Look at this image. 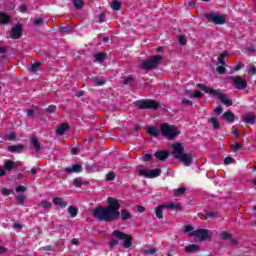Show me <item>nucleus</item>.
Returning <instances> with one entry per match:
<instances>
[{
    "instance_id": "58836bf2",
    "label": "nucleus",
    "mask_w": 256,
    "mask_h": 256,
    "mask_svg": "<svg viewBox=\"0 0 256 256\" xmlns=\"http://www.w3.org/2000/svg\"><path fill=\"white\" fill-rule=\"evenodd\" d=\"M92 81L97 86L105 85V80L98 78V77H93Z\"/></svg>"
},
{
    "instance_id": "b1692460",
    "label": "nucleus",
    "mask_w": 256,
    "mask_h": 256,
    "mask_svg": "<svg viewBox=\"0 0 256 256\" xmlns=\"http://www.w3.org/2000/svg\"><path fill=\"white\" fill-rule=\"evenodd\" d=\"M31 143L35 149V152L41 153V144H39V140H37V138L33 137V138H31Z\"/></svg>"
},
{
    "instance_id": "f3484780",
    "label": "nucleus",
    "mask_w": 256,
    "mask_h": 256,
    "mask_svg": "<svg viewBox=\"0 0 256 256\" xmlns=\"http://www.w3.org/2000/svg\"><path fill=\"white\" fill-rule=\"evenodd\" d=\"M244 123L247 125H255L256 123V115L255 114H248L243 118Z\"/></svg>"
},
{
    "instance_id": "0e129e2a",
    "label": "nucleus",
    "mask_w": 256,
    "mask_h": 256,
    "mask_svg": "<svg viewBox=\"0 0 256 256\" xmlns=\"http://www.w3.org/2000/svg\"><path fill=\"white\" fill-rule=\"evenodd\" d=\"M43 251H53V246L51 245L44 246Z\"/></svg>"
},
{
    "instance_id": "72a5a7b5",
    "label": "nucleus",
    "mask_w": 256,
    "mask_h": 256,
    "mask_svg": "<svg viewBox=\"0 0 256 256\" xmlns=\"http://www.w3.org/2000/svg\"><path fill=\"white\" fill-rule=\"evenodd\" d=\"M133 81H135V77H133V75H129L124 78L123 85H131V83H133Z\"/></svg>"
},
{
    "instance_id": "a19ab883",
    "label": "nucleus",
    "mask_w": 256,
    "mask_h": 256,
    "mask_svg": "<svg viewBox=\"0 0 256 256\" xmlns=\"http://www.w3.org/2000/svg\"><path fill=\"white\" fill-rule=\"evenodd\" d=\"M164 207H165V209H173V210L181 209V206H179L175 203L164 204Z\"/></svg>"
},
{
    "instance_id": "09e8293b",
    "label": "nucleus",
    "mask_w": 256,
    "mask_h": 256,
    "mask_svg": "<svg viewBox=\"0 0 256 256\" xmlns=\"http://www.w3.org/2000/svg\"><path fill=\"white\" fill-rule=\"evenodd\" d=\"M220 237H221V239L227 240V239L231 238V235L229 234V232L223 231V232H221Z\"/></svg>"
},
{
    "instance_id": "052dcab7",
    "label": "nucleus",
    "mask_w": 256,
    "mask_h": 256,
    "mask_svg": "<svg viewBox=\"0 0 256 256\" xmlns=\"http://www.w3.org/2000/svg\"><path fill=\"white\" fill-rule=\"evenodd\" d=\"M26 113L27 117H33V115H35V109H28Z\"/></svg>"
},
{
    "instance_id": "e433bc0d",
    "label": "nucleus",
    "mask_w": 256,
    "mask_h": 256,
    "mask_svg": "<svg viewBox=\"0 0 256 256\" xmlns=\"http://www.w3.org/2000/svg\"><path fill=\"white\" fill-rule=\"evenodd\" d=\"M142 253H144V255H155V253H157V248L144 249L142 250Z\"/></svg>"
},
{
    "instance_id": "7ed1b4c3",
    "label": "nucleus",
    "mask_w": 256,
    "mask_h": 256,
    "mask_svg": "<svg viewBox=\"0 0 256 256\" xmlns=\"http://www.w3.org/2000/svg\"><path fill=\"white\" fill-rule=\"evenodd\" d=\"M196 87L198 89H201V91H204V93H208L209 95H215L216 97H218L219 101H221V103H223V105H225L226 107H231L233 105V100H231L229 96L221 93V91L219 90L209 88L203 83L197 84Z\"/></svg>"
},
{
    "instance_id": "7c9ffc66",
    "label": "nucleus",
    "mask_w": 256,
    "mask_h": 256,
    "mask_svg": "<svg viewBox=\"0 0 256 256\" xmlns=\"http://www.w3.org/2000/svg\"><path fill=\"white\" fill-rule=\"evenodd\" d=\"M72 3L75 9H83V6L85 5V2H83V0H73Z\"/></svg>"
},
{
    "instance_id": "6e6552de",
    "label": "nucleus",
    "mask_w": 256,
    "mask_h": 256,
    "mask_svg": "<svg viewBox=\"0 0 256 256\" xmlns=\"http://www.w3.org/2000/svg\"><path fill=\"white\" fill-rule=\"evenodd\" d=\"M138 175L140 177H145V179H155L161 176V169L156 168L152 170L140 169L138 170Z\"/></svg>"
},
{
    "instance_id": "aec40b11",
    "label": "nucleus",
    "mask_w": 256,
    "mask_h": 256,
    "mask_svg": "<svg viewBox=\"0 0 256 256\" xmlns=\"http://www.w3.org/2000/svg\"><path fill=\"white\" fill-rule=\"evenodd\" d=\"M69 125L67 123L61 124L58 129H56V135H65V131H68Z\"/></svg>"
},
{
    "instance_id": "4d7b16f0",
    "label": "nucleus",
    "mask_w": 256,
    "mask_h": 256,
    "mask_svg": "<svg viewBox=\"0 0 256 256\" xmlns=\"http://www.w3.org/2000/svg\"><path fill=\"white\" fill-rule=\"evenodd\" d=\"M241 147H243V145H241V143H235L232 145V149L234 151H239V149H241Z\"/></svg>"
},
{
    "instance_id": "393cba45",
    "label": "nucleus",
    "mask_w": 256,
    "mask_h": 256,
    "mask_svg": "<svg viewBox=\"0 0 256 256\" xmlns=\"http://www.w3.org/2000/svg\"><path fill=\"white\" fill-rule=\"evenodd\" d=\"M17 169V166L15 165V162L13 160H6L4 164V169L6 171H11L13 168Z\"/></svg>"
},
{
    "instance_id": "5701e85b",
    "label": "nucleus",
    "mask_w": 256,
    "mask_h": 256,
    "mask_svg": "<svg viewBox=\"0 0 256 256\" xmlns=\"http://www.w3.org/2000/svg\"><path fill=\"white\" fill-rule=\"evenodd\" d=\"M11 21V17L5 13L0 12V25H7Z\"/></svg>"
},
{
    "instance_id": "39448f33",
    "label": "nucleus",
    "mask_w": 256,
    "mask_h": 256,
    "mask_svg": "<svg viewBox=\"0 0 256 256\" xmlns=\"http://www.w3.org/2000/svg\"><path fill=\"white\" fill-rule=\"evenodd\" d=\"M135 105L138 109H151L152 111H157L161 107V104L154 99L138 100L135 102Z\"/></svg>"
},
{
    "instance_id": "49530a36",
    "label": "nucleus",
    "mask_w": 256,
    "mask_h": 256,
    "mask_svg": "<svg viewBox=\"0 0 256 256\" xmlns=\"http://www.w3.org/2000/svg\"><path fill=\"white\" fill-rule=\"evenodd\" d=\"M231 163H235V159H233L231 156H227L224 159V165H231Z\"/></svg>"
},
{
    "instance_id": "2eb2a0df",
    "label": "nucleus",
    "mask_w": 256,
    "mask_h": 256,
    "mask_svg": "<svg viewBox=\"0 0 256 256\" xmlns=\"http://www.w3.org/2000/svg\"><path fill=\"white\" fill-rule=\"evenodd\" d=\"M25 149V145L23 144H18V145H11L7 147V151L9 153H21Z\"/></svg>"
},
{
    "instance_id": "338daca9",
    "label": "nucleus",
    "mask_w": 256,
    "mask_h": 256,
    "mask_svg": "<svg viewBox=\"0 0 256 256\" xmlns=\"http://www.w3.org/2000/svg\"><path fill=\"white\" fill-rule=\"evenodd\" d=\"M8 137L9 139H15L17 137V134L15 132H10Z\"/></svg>"
},
{
    "instance_id": "864d4df0",
    "label": "nucleus",
    "mask_w": 256,
    "mask_h": 256,
    "mask_svg": "<svg viewBox=\"0 0 256 256\" xmlns=\"http://www.w3.org/2000/svg\"><path fill=\"white\" fill-rule=\"evenodd\" d=\"M153 159V155L151 154H144L142 157V161L147 162V161H151Z\"/></svg>"
},
{
    "instance_id": "774afa93",
    "label": "nucleus",
    "mask_w": 256,
    "mask_h": 256,
    "mask_svg": "<svg viewBox=\"0 0 256 256\" xmlns=\"http://www.w3.org/2000/svg\"><path fill=\"white\" fill-rule=\"evenodd\" d=\"M250 72H252L253 75H256V67L255 66H252L250 68Z\"/></svg>"
},
{
    "instance_id": "680f3d73",
    "label": "nucleus",
    "mask_w": 256,
    "mask_h": 256,
    "mask_svg": "<svg viewBox=\"0 0 256 256\" xmlns=\"http://www.w3.org/2000/svg\"><path fill=\"white\" fill-rule=\"evenodd\" d=\"M191 231H193V226H191V225H186V226H185V229H184V233H189V232H191Z\"/></svg>"
},
{
    "instance_id": "a18cd8bd",
    "label": "nucleus",
    "mask_w": 256,
    "mask_h": 256,
    "mask_svg": "<svg viewBox=\"0 0 256 256\" xmlns=\"http://www.w3.org/2000/svg\"><path fill=\"white\" fill-rule=\"evenodd\" d=\"M46 113H55V111H57V106L55 105H50L48 108L45 109Z\"/></svg>"
},
{
    "instance_id": "e2e57ef3",
    "label": "nucleus",
    "mask_w": 256,
    "mask_h": 256,
    "mask_svg": "<svg viewBox=\"0 0 256 256\" xmlns=\"http://www.w3.org/2000/svg\"><path fill=\"white\" fill-rule=\"evenodd\" d=\"M23 191H25V186L20 185V186L16 187V193H21Z\"/></svg>"
},
{
    "instance_id": "20e7f679",
    "label": "nucleus",
    "mask_w": 256,
    "mask_h": 256,
    "mask_svg": "<svg viewBox=\"0 0 256 256\" xmlns=\"http://www.w3.org/2000/svg\"><path fill=\"white\" fill-rule=\"evenodd\" d=\"M161 134L167 137L169 141H173L177 135H179V130L175 125H169L168 123H162L160 125Z\"/></svg>"
},
{
    "instance_id": "c85d7f7f",
    "label": "nucleus",
    "mask_w": 256,
    "mask_h": 256,
    "mask_svg": "<svg viewBox=\"0 0 256 256\" xmlns=\"http://www.w3.org/2000/svg\"><path fill=\"white\" fill-rule=\"evenodd\" d=\"M208 122L213 125L214 129H221V124H219V120H217V118L211 117Z\"/></svg>"
},
{
    "instance_id": "9b49d317",
    "label": "nucleus",
    "mask_w": 256,
    "mask_h": 256,
    "mask_svg": "<svg viewBox=\"0 0 256 256\" xmlns=\"http://www.w3.org/2000/svg\"><path fill=\"white\" fill-rule=\"evenodd\" d=\"M9 37L14 40L21 39V37H23V25L18 23L12 27L11 31L9 32Z\"/></svg>"
},
{
    "instance_id": "1a4fd4ad",
    "label": "nucleus",
    "mask_w": 256,
    "mask_h": 256,
    "mask_svg": "<svg viewBox=\"0 0 256 256\" xmlns=\"http://www.w3.org/2000/svg\"><path fill=\"white\" fill-rule=\"evenodd\" d=\"M204 17L211 23H214V25H225V23H227V19L223 15L208 13V14H205Z\"/></svg>"
},
{
    "instance_id": "dca6fc26",
    "label": "nucleus",
    "mask_w": 256,
    "mask_h": 256,
    "mask_svg": "<svg viewBox=\"0 0 256 256\" xmlns=\"http://www.w3.org/2000/svg\"><path fill=\"white\" fill-rule=\"evenodd\" d=\"M52 203H54V205H57L58 207H61L62 209H65V207H67L68 205L67 201H65V199L61 197L53 198Z\"/></svg>"
},
{
    "instance_id": "f8f14e48",
    "label": "nucleus",
    "mask_w": 256,
    "mask_h": 256,
    "mask_svg": "<svg viewBox=\"0 0 256 256\" xmlns=\"http://www.w3.org/2000/svg\"><path fill=\"white\" fill-rule=\"evenodd\" d=\"M191 237H197L199 241H205L209 239V230L207 229H197L190 233Z\"/></svg>"
},
{
    "instance_id": "c03bdc74",
    "label": "nucleus",
    "mask_w": 256,
    "mask_h": 256,
    "mask_svg": "<svg viewBox=\"0 0 256 256\" xmlns=\"http://www.w3.org/2000/svg\"><path fill=\"white\" fill-rule=\"evenodd\" d=\"M72 185H74V187H81V185H83V180H81V178H75Z\"/></svg>"
},
{
    "instance_id": "a878e982",
    "label": "nucleus",
    "mask_w": 256,
    "mask_h": 256,
    "mask_svg": "<svg viewBox=\"0 0 256 256\" xmlns=\"http://www.w3.org/2000/svg\"><path fill=\"white\" fill-rule=\"evenodd\" d=\"M163 209H165V205H160L155 210V215L157 219H163Z\"/></svg>"
},
{
    "instance_id": "13d9d810",
    "label": "nucleus",
    "mask_w": 256,
    "mask_h": 256,
    "mask_svg": "<svg viewBox=\"0 0 256 256\" xmlns=\"http://www.w3.org/2000/svg\"><path fill=\"white\" fill-rule=\"evenodd\" d=\"M214 113H216V115H221V113H223V107L218 106L214 109Z\"/></svg>"
},
{
    "instance_id": "3c124183",
    "label": "nucleus",
    "mask_w": 256,
    "mask_h": 256,
    "mask_svg": "<svg viewBox=\"0 0 256 256\" xmlns=\"http://www.w3.org/2000/svg\"><path fill=\"white\" fill-rule=\"evenodd\" d=\"M217 71H218L219 75H225L227 68H225V66H218Z\"/></svg>"
},
{
    "instance_id": "4c0bfd02",
    "label": "nucleus",
    "mask_w": 256,
    "mask_h": 256,
    "mask_svg": "<svg viewBox=\"0 0 256 256\" xmlns=\"http://www.w3.org/2000/svg\"><path fill=\"white\" fill-rule=\"evenodd\" d=\"M16 201L19 205L25 204V194H19L16 196Z\"/></svg>"
},
{
    "instance_id": "423d86ee",
    "label": "nucleus",
    "mask_w": 256,
    "mask_h": 256,
    "mask_svg": "<svg viewBox=\"0 0 256 256\" xmlns=\"http://www.w3.org/2000/svg\"><path fill=\"white\" fill-rule=\"evenodd\" d=\"M112 235L116 236V238L120 239V241H123L124 249H129V247H131V245H133V237L129 234H126L119 230H114L112 232Z\"/></svg>"
},
{
    "instance_id": "4468645a",
    "label": "nucleus",
    "mask_w": 256,
    "mask_h": 256,
    "mask_svg": "<svg viewBox=\"0 0 256 256\" xmlns=\"http://www.w3.org/2000/svg\"><path fill=\"white\" fill-rule=\"evenodd\" d=\"M65 173H81V171H83V166H81L80 164H74L70 167H66L64 169Z\"/></svg>"
},
{
    "instance_id": "37998d69",
    "label": "nucleus",
    "mask_w": 256,
    "mask_h": 256,
    "mask_svg": "<svg viewBox=\"0 0 256 256\" xmlns=\"http://www.w3.org/2000/svg\"><path fill=\"white\" fill-rule=\"evenodd\" d=\"M60 33H73V29L71 27L61 26L59 28Z\"/></svg>"
},
{
    "instance_id": "4be33fe9",
    "label": "nucleus",
    "mask_w": 256,
    "mask_h": 256,
    "mask_svg": "<svg viewBox=\"0 0 256 256\" xmlns=\"http://www.w3.org/2000/svg\"><path fill=\"white\" fill-rule=\"evenodd\" d=\"M119 213L122 221H129V219L133 217V215H131V213H129V211H127L126 209H122Z\"/></svg>"
},
{
    "instance_id": "9d476101",
    "label": "nucleus",
    "mask_w": 256,
    "mask_h": 256,
    "mask_svg": "<svg viewBox=\"0 0 256 256\" xmlns=\"http://www.w3.org/2000/svg\"><path fill=\"white\" fill-rule=\"evenodd\" d=\"M233 87H236L239 91L247 89V80L243 79L241 76H230Z\"/></svg>"
},
{
    "instance_id": "412c9836",
    "label": "nucleus",
    "mask_w": 256,
    "mask_h": 256,
    "mask_svg": "<svg viewBox=\"0 0 256 256\" xmlns=\"http://www.w3.org/2000/svg\"><path fill=\"white\" fill-rule=\"evenodd\" d=\"M200 249L201 247H199V245L197 244H190L185 247L186 253H197V251H199Z\"/></svg>"
},
{
    "instance_id": "473e14b6",
    "label": "nucleus",
    "mask_w": 256,
    "mask_h": 256,
    "mask_svg": "<svg viewBox=\"0 0 256 256\" xmlns=\"http://www.w3.org/2000/svg\"><path fill=\"white\" fill-rule=\"evenodd\" d=\"M105 57H107L105 53H97L95 55V59L98 63H103V61H105Z\"/></svg>"
},
{
    "instance_id": "6e6d98bb",
    "label": "nucleus",
    "mask_w": 256,
    "mask_h": 256,
    "mask_svg": "<svg viewBox=\"0 0 256 256\" xmlns=\"http://www.w3.org/2000/svg\"><path fill=\"white\" fill-rule=\"evenodd\" d=\"M181 103H182L183 105H185V106H187V105H193V102H192L191 100L187 99V98H183L182 101H181Z\"/></svg>"
},
{
    "instance_id": "f257e3e1",
    "label": "nucleus",
    "mask_w": 256,
    "mask_h": 256,
    "mask_svg": "<svg viewBox=\"0 0 256 256\" xmlns=\"http://www.w3.org/2000/svg\"><path fill=\"white\" fill-rule=\"evenodd\" d=\"M107 203V206H97L92 213V217L101 223L118 221V219L121 217V213H119V209H121L119 200L113 197H108Z\"/></svg>"
},
{
    "instance_id": "69168bd1",
    "label": "nucleus",
    "mask_w": 256,
    "mask_h": 256,
    "mask_svg": "<svg viewBox=\"0 0 256 256\" xmlns=\"http://www.w3.org/2000/svg\"><path fill=\"white\" fill-rule=\"evenodd\" d=\"M20 11L21 13H25V11H27V4H23L20 6Z\"/></svg>"
},
{
    "instance_id": "79ce46f5",
    "label": "nucleus",
    "mask_w": 256,
    "mask_h": 256,
    "mask_svg": "<svg viewBox=\"0 0 256 256\" xmlns=\"http://www.w3.org/2000/svg\"><path fill=\"white\" fill-rule=\"evenodd\" d=\"M206 217L208 219H217V217H219V213H217V212H206Z\"/></svg>"
},
{
    "instance_id": "ea45409f",
    "label": "nucleus",
    "mask_w": 256,
    "mask_h": 256,
    "mask_svg": "<svg viewBox=\"0 0 256 256\" xmlns=\"http://www.w3.org/2000/svg\"><path fill=\"white\" fill-rule=\"evenodd\" d=\"M115 172L111 171L106 174L105 181H115Z\"/></svg>"
},
{
    "instance_id": "2f4dec72",
    "label": "nucleus",
    "mask_w": 256,
    "mask_h": 256,
    "mask_svg": "<svg viewBox=\"0 0 256 256\" xmlns=\"http://www.w3.org/2000/svg\"><path fill=\"white\" fill-rule=\"evenodd\" d=\"M111 8L114 11H119L121 9V2H119V0H113L111 3Z\"/></svg>"
},
{
    "instance_id": "f704fd0d",
    "label": "nucleus",
    "mask_w": 256,
    "mask_h": 256,
    "mask_svg": "<svg viewBox=\"0 0 256 256\" xmlns=\"http://www.w3.org/2000/svg\"><path fill=\"white\" fill-rule=\"evenodd\" d=\"M188 94L190 95V97H194L195 99H201V97H203V93L199 90H196L194 94L191 93V91H188Z\"/></svg>"
},
{
    "instance_id": "6ab92c4d",
    "label": "nucleus",
    "mask_w": 256,
    "mask_h": 256,
    "mask_svg": "<svg viewBox=\"0 0 256 256\" xmlns=\"http://www.w3.org/2000/svg\"><path fill=\"white\" fill-rule=\"evenodd\" d=\"M146 133H148V135H150L151 137H159L161 132L155 127L150 126L146 128Z\"/></svg>"
},
{
    "instance_id": "bb28decb",
    "label": "nucleus",
    "mask_w": 256,
    "mask_h": 256,
    "mask_svg": "<svg viewBox=\"0 0 256 256\" xmlns=\"http://www.w3.org/2000/svg\"><path fill=\"white\" fill-rule=\"evenodd\" d=\"M185 193H187V188L180 187L174 190V197H181V195H185Z\"/></svg>"
},
{
    "instance_id": "0eeeda50",
    "label": "nucleus",
    "mask_w": 256,
    "mask_h": 256,
    "mask_svg": "<svg viewBox=\"0 0 256 256\" xmlns=\"http://www.w3.org/2000/svg\"><path fill=\"white\" fill-rule=\"evenodd\" d=\"M161 61H163V56L160 55H155L150 57V59L144 61L142 63V69H157V67H159V63H161Z\"/></svg>"
},
{
    "instance_id": "5fc2aeb1",
    "label": "nucleus",
    "mask_w": 256,
    "mask_h": 256,
    "mask_svg": "<svg viewBox=\"0 0 256 256\" xmlns=\"http://www.w3.org/2000/svg\"><path fill=\"white\" fill-rule=\"evenodd\" d=\"M43 23H45V19H43V18H37L34 21V25H36V27H39V25H43Z\"/></svg>"
},
{
    "instance_id": "de8ad7c7",
    "label": "nucleus",
    "mask_w": 256,
    "mask_h": 256,
    "mask_svg": "<svg viewBox=\"0 0 256 256\" xmlns=\"http://www.w3.org/2000/svg\"><path fill=\"white\" fill-rule=\"evenodd\" d=\"M119 245V240L117 239H112L110 242H109V247L110 249H113L114 247H117Z\"/></svg>"
},
{
    "instance_id": "603ef678",
    "label": "nucleus",
    "mask_w": 256,
    "mask_h": 256,
    "mask_svg": "<svg viewBox=\"0 0 256 256\" xmlns=\"http://www.w3.org/2000/svg\"><path fill=\"white\" fill-rule=\"evenodd\" d=\"M178 41L180 45H187V38L185 36H179Z\"/></svg>"
},
{
    "instance_id": "cd10ccee",
    "label": "nucleus",
    "mask_w": 256,
    "mask_h": 256,
    "mask_svg": "<svg viewBox=\"0 0 256 256\" xmlns=\"http://www.w3.org/2000/svg\"><path fill=\"white\" fill-rule=\"evenodd\" d=\"M39 67H41V63L34 62L28 67V69L31 71V73H37V71H39Z\"/></svg>"
},
{
    "instance_id": "f03ea898",
    "label": "nucleus",
    "mask_w": 256,
    "mask_h": 256,
    "mask_svg": "<svg viewBox=\"0 0 256 256\" xmlns=\"http://www.w3.org/2000/svg\"><path fill=\"white\" fill-rule=\"evenodd\" d=\"M172 155H174L175 159H178L185 165V167H191L193 164V154L191 153H183L185 151V147L181 143L172 144Z\"/></svg>"
},
{
    "instance_id": "a211bd4d",
    "label": "nucleus",
    "mask_w": 256,
    "mask_h": 256,
    "mask_svg": "<svg viewBox=\"0 0 256 256\" xmlns=\"http://www.w3.org/2000/svg\"><path fill=\"white\" fill-rule=\"evenodd\" d=\"M223 119H225L227 123H233L235 121V114L232 111H226L223 113Z\"/></svg>"
},
{
    "instance_id": "c9c22d12",
    "label": "nucleus",
    "mask_w": 256,
    "mask_h": 256,
    "mask_svg": "<svg viewBox=\"0 0 256 256\" xmlns=\"http://www.w3.org/2000/svg\"><path fill=\"white\" fill-rule=\"evenodd\" d=\"M41 207H43L44 209H51V207H53V205L51 204V202L47 201V200H42L39 204Z\"/></svg>"
},
{
    "instance_id": "c756f323",
    "label": "nucleus",
    "mask_w": 256,
    "mask_h": 256,
    "mask_svg": "<svg viewBox=\"0 0 256 256\" xmlns=\"http://www.w3.org/2000/svg\"><path fill=\"white\" fill-rule=\"evenodd\" d=\"M68 213H69L70 217H72V219H74V217H77V213H79V210H77V208L75 206H69Z\"/></svg>"
},
{
    "instance_id": "ddd939ff",
    "label": "nucleus",
    "mask_w": 256,
    "mask_h": 256,
    "mask_svg": "<svg viewBox=\"0 0 256 256\" xmlns=\"http://www.w3.org/2000/svg\"><path fill=\"white\" fill-rule=\"evenodd\" d=\"M154 157H156V159L161 162L167 161V159H169V151L167 150L156 151L154 153Z\"/></svg>"
},
{
    "instance_id": "8fccbe9b",
    "label": "nucleus",
    "mask_w": 256,
    "mask_h": 256,
    "mask_svg": "<svg viewBox=\"0 0 256 256\" xmlns=\"http://www.w3.org/2000/svg\"><path fill=\"white\" fill-rule=\"evenodd\" d=\"M227 57V54H220L218 57V61L220 65H225V58Z\"/></svg>"
},
{
    "instance_id": "bf43d9fd",
    "label": "nucleus",
    "mask_w": 256,
    "mask_h": 256,
    "mask_svg": "<svg viewBox=\"0 0 256 256\" xmlns=\"http://www.w3.org/2000/svg\"><path fill=\"white\" fill-rule=\"evenodd\" d=\"M2 195H4L5 197H9V195H11V190L7 189V188H4L2 190Z\"/></svg>"
}]
</instances>
